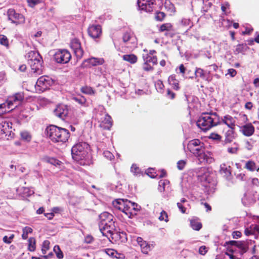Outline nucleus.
<instances>
[{"mask_svg":"<svg viewBox=\"0 0 259 259\" xmlns=\"http://www.w3.org/2000/svg\"><path fill=\"white\" fill-rule=\"evenodd\" d=\"M46 132L47 136L54 143L64 144L68 141L70 136L68 130L55 125L47 126Z\"/></svg>","mask_w":259,"mask_h":259,"instance_id":"1","label":"nucleus"},{"mask_svg":"<svg viewBox=\"0 0 259 259\" xmlns=\"http://www.w3.org/2000/svg\"><path fill=\"white\" fill-rule=\"evenodd\" d=\"M197 126L203 132L221 124V120L216 112L202 113L196 122Z\"/></svg>","mask_w":259,"mask_h":259,"instance_id":"2","label":"nucleus"},{"mask_svg":"<svg viewBox=\"0 0 259 259\" xmlns=\"http://www.w3.org/2000/svg\"><path fill=\"white\" fill-rule=\"evenodd\" d=\"M188 150L196 156L200 163L207 162L209 157L205 153V146L203 142L197 139L189 141L187 144Z\"/></svg>","mask_w":259,"mask_h":259,"instance_id":"3","label":"nucleus"},{"mask_svg":"<svg viewBox=\"0 0 259 259\" xmlns=\"http://www.w3.org/2000/svg\"><path fill=\"white\" fill-rule=\"evenodd\" d=\"M89 147V144L85 142H79L74 145L71 149L73 159L83 165L84 162H82V161L86 159L88 156Z\"/></svg>","mask_w":259,"mask_h":259,"instance_id":"4","label":"nucleus"},{"mask_svg":"<svg viewBox=\"0 0 259 259\" xmlns=\"http://www.w3.org/2000/svg\"><path fill=\"white\" fill-rule=\"evenodd\" d=\"M28 62L34 73H42L43 60L39 53L36 51H30L28 54Z\"/></svg>","mask_w":259,"mask_h":259,"instance_id":"5","label":"nucleus"},{"mask_svg":"<svg viewBox=\"0 0 259 259\" xmlns=\"http://www.w3.org/2000/svg\"><path fill=\"white\" fill-rule=\"evenodd\" d=\"M139 205L132 202L128 200H125V204L124 206V209L122 212L129 218H132L133 216L136 214L137 212L139 210Z\"/></svg>","mask_w":259,"mask_h":259,"instance_id":"6","label":"nucleus"},{"mask_svg":"<svg viewBox=\"0 0 259 259\" xmlns=\"http://www.w3.org/2000/svg\"><path fill=\"white\" fill-rule=\"evenodd\" d=\"M24 98V94L23 92H19L15 94L14 95L10 96L7 100L8 109L12 110V106L15 105V107L20 104L23 101Z\"/></svg>","mask_w":259,"mask_h":259,"instance_id":"7","label":"nucleus"},{"mask_svg":"<svg viewBox=\"0 0 259 259\" xmlns=\"http://www.w3.org/2000/svg\"><path fill=\"white\" fill-rule=\"evenodd\" d=\"M56 62L58 63H67L71 58L70 52L67 50H59L54 55Z\"/></svg>","mask_w":259,"mask_h":259,"instance_id":"8","label":"nucleus"},{"mask_svg":"<svg viewBox=\"0 0 259 259\" xmlns=\"http://www.w3.org/2000/svg\"><path fill=\"white\" fill-rule=\"evenodd\" d=\"M7 14L9 20H11L13 23L18 25L25 23V19L24 16L21 14L17 13L13 9H9Z\"/></svg>","mask_w":259,"mask_h":259,"instance_id":"9","label":"nucleus"},{"mask_svg":"<svg viewBox=\"0 0 259 259\" xmlns=\"http://www.w3.org/2000/svg\"><path fill=\"white\" fill-rule=\"evenodd\" d=\"M239 128V132L245 137H250L255 132V128L251 123H247L244 125L238 123L237 125Z\"/></svg>","mask_w":259,"mask_h":259,"instance_id":"10","label":"nucleus"},{"mask_svg":"<svg viewBox=\"0 0 259 259\" xmlns=\"http://www.w3.org/2000/svg\"><path fill=\"white\" fill-rule=\"evenodd\" d=\"M160 32H165L164 35L167 37L172 38L176 33L173 25L170 23H165L161 25L158 29Z\"/></svg>","mask_w":259,"mask_h":259,"instance_id":"11","label":"nucleus"},{"mask_svg":"<svg viewBox=\"0 0 259 259\" xmlns=\"http://www.w3.org/2000/svg\"><path fill=\"white\" fill-rule=\"evenodd\" d=\"M122 40L130 48H135L137 45L136 38L131 31H126L123 34Z\"/></svg>","mask_w":259,"mask_h":259,"instance_id":"12","label":"nucleus"},{"mask_svg":"<svg viewBox=\"0 0 259 259\" xmlns=\"http://www.w3.org/2000/svg\"><path fill=\"white\" fill-rule=\"evenodd\" d=\"M70 46L77 59H81L83 55V50L81 47V43L78 39L74 38L71 40Z\"/></svg>","mask_w":259,"mask_h":259,"instance_id":"13","label":"nucleus"},{"mask_svg":"<svg viewBox=\"0 0 259 259\" xmlns=\"http://www.w3.org/2000/svg\"><path fill=\"white\" fill-rule=\"evenodd\" d=\"M104 63V60L103 58L92 57L84 60L81 64V67L83 68H91L93 66L102 65Z\"/></svg>","mask_w":259,"mask_h":259,"instance_id":"14","label":"nucleus"},{"mask_svg":"<svg viewBox=\"0 0 259 259\" xmlns=\"http://www.w3.org/2000/svg\"><path fill=\"white\" fill-rule=\"evenodd\" d=\"M88 33L93 38L100 37L102 33V27L100 25H92L88 29Z\"/></svg>","mask_w":259,"mask_h":259,"instance_id":"15","label":"nucleus"},{"mask_svg":"<svg viewBox=\"0 0 259 259\" xmlns=\"http://www.w3.org/2000/svg\"><path fill=\"white\" fill-rule=\"evenodd\" d=\"M113 219V216L111 214L108 212H103L99 215V226H101V227H103L106 225L109 224L111 222H114Z\"/></svg>","mask_w":259,"mask_h":259,"instance_id":"16","label":"nucleus"},{"mask_svg":"<svg viewBox=\"0 0 259 259\" xmlns=\"http://www.w3.org/2000/svg\"><path fill=\"white\" fill-rule=\"evenodd\" d=\"M54 113L57 117L64 120L68 113L67 107L64 105H59L54 110Z\"/></svg>","mask_w":259,"mask_h":259,"instance_id":"17","label":"nucleus"},{"mask_svg":"<svg viewBox=\"0 0 259 259\" xmlns=\"http://www.w3.org/2000/svg\"><path fill=\"white\" fill-rule=\"evenodd\" d=\"M51 83L52 80L47 76L40 77L36 82V85L41 88L42 90H45L49 88Z\"/></svg>","mask_w":259,"mask_h":259,"instance_id":"18","label":"nucleus"},{"mask_svg":"<svg viewBox=\"0 0 259 259\" xmlns=\"http://www.w3.org/2000/svg\"><path fill=\"white\" fill-rule=\"evenodd\" d=\"M254 243H255L254 241L251 240L239 241L237 247L239 249L240 253L243 254L248 250L249 247Z\"/></svg>","mask_w":259,"mask_h":259,"instance_id":"19","label":"nucleus"},{"mask_svg":"<svg viewBox=\"0 0 259 259\" xmlns=\"http://www.w3.org/2000/svg\"><path fill=\"white\" fill-rule=\"evenodd\" d=\"M99 227L102 235L106 237H108V235H113V232L115 228L114 222H111L103 227H101V226H99Z\"/></svg>","mask_w":259,"mask_h":259,"instance_id":"20","label":"nucleus"},{"mask_svg":"<svg viewBox=\"0 0 259 259\" xmlns=\"http://www.w3.org/2000/svg\"><path fill=\"white\" fill-rule=\"evenodd\" d=\"M221 123L226 124L229 128H235V118L229 114L225 115L221 118Z\"/></svg>","mask_w":259,"mask_h":259,"instance_id":"21","label":"nucleus"},{"mask_svg":"<svg viewBox=\"0 0 259 259\" xmlns=\"http://www.w3.org/2000/svg\"><path fill=\"white\" fill-rule=\"evenodd\" d=\"M144 53L142 54V59L144 62L152 63L153 65L157 64V57L156 56L150 55L148 54V50L144 49Z\"/></svg>","mask_w":259,"mask_h":259,"instance_id":"22","label":"nucleus"},{"mask_svg":"<svg viewBox=\"0 0 259 259\" xmlns=\"http://www.w3.org/2000/svg\"><path fill=\"white\" fill-rule=\"evenodd\" d=\"M168 82L174 90L178 91L180 90L181 87L180 82L179 80L177 79L176 74H171L168 77Z\"/></svg>","mask_w":259,"mask_h":259,"instance_id":"23","label":"nucleus"},{"mask_svg":"<svg viewBox=\"0 0 259 259\" xmlns=\"http://www.w3.org/2000/svg\"><path fill=\"white\" fill-rule=\"evenodd\" d=\"M113 125V121L111 117L106 114L104 119L101 121L100 126L105 130H109Z\"/></svg>","mask_w":259,"mask_h":259,"instance_id":"24","label":"nucleus"},{"mask_svg":"<svg viewBox=\"0 0 259 259\" xmlns=\"http://www.w3.org/2000/svg\"><path fill=\"white\" fill-rule=\"evenodd\" d=\"M230 129L225 133V143H230L235 139V128H229Z\"/></svg>","mask_w":259,"mask_h":259,"instance_id":"25","label":"nucleus"},{"mask_svg":"<svg viewBox=\"0 0 259 259\" xmlns=\"http://www.w3.org/2000/svg\"><path fill=\"white\" fill-rule=\"evenodd\" d=\"M255 233H259V226L256 224L251 225L249 227L246 228L244 230V234L246 236L252 235Z\"/></svg>","mask_w":259,"mask_h":259,"instance_id":"26","label":"nucleus"},{"mask_svg":"<svg viewBox=\"0 0 259 259\" xmlns=\"http://www.w3.org/2000/svg\"><path fill=\"white\" fill-rule=\"evenodd\" d=\"M248 49H249V48L246 44H238L235 46L233 52L236 55L240 53L244 54Z\"/></svg>","mask_w":259,"mask_h":259,"instance_id":"27","label":"nucleus"},{"mask_svg":"<svg viewBox=\"0 0 259 259\" xmlns=\"http://www.w3.org/2000/svg\"><path fill=\"white\" fill-rule=\"evenodd\" d=\"M244 167L250 171H259V167L256 166L255 162L252 160L246 161Z\"/></svg>","mask_w":259,"mask_h":259,"instance_id":"28","label":"nucleus"},{"mask_svg":"<svg viewBox=\"0 0 259 259\" xmlns=\"http://www.w3.org/2000/svg\"><path fill=\"white\" fill-rule=\"evenodd\" d=\"M126 199H118L113 202L114 206L117 209L122 211Z\"/></svg>","mask_w":259,"mask_h":259,"instance_id":"29","label":"nucleus"},{"mask_svg":"<svg viewBox=\"0 0 259 259\" xmlns=\"http://www.w3.org/2000/svg\"><path fill=\"white\" fill-rule=\"evenodd\" d=\"M122 59L124 61H127L129 62L131 64H135L138 61V57L137 56L134 54H128V55H124L122 56Z\"/></svg>","mask_w":259,"mask_h":259,"instance_id":"30","label":"nucleus"},{"mask_svg":"<svg viewBox=\"0 0 259 259\" xmlns=\"http://www.w3.org/2000/svg\"><path fill=\"white\" fill-rule=\"evenodd\" d=\"M28 250L29 251L33 252L36 250V239L34 237H30L28 240Z\"/></svg>","mask_w":259,"mask_h":259,"instance_id":"31","label":"nucleus"},{"mask_svg":"<svg viewBox=\"0 0 259 259\" xmlns=\"http://www.w3.org/2000/svg\"><path fill=\"white\" fill-rule=\"evenodd\" d=\"M190 225L191 228L196 231L200 230L202 227L201 223L195 220H191Z\"/></svg>","mask_w":259,"mask_h":259,"instance_id":"32","label":"nucleus"},{"mask_svg":"<svg viewBox=\"0 0 259 259\" xmlns=\"http://www.w3.org/2000/svg\"><path fill=\"white\" fill-rule=\"evenodd\" d=\"M195 76L196 78L200 77L204 79L205 78V74L204 70L200 68H196L195 70Z\"/></svg>","mask_w":259,"mask_h":259,"instance_id":"33","label":"nucleus"},{"mask_svg":"<svg viewBox=\"0 0 259 259\" xmlns=\"http://www.w3.org/2000/svg\"><path fill=\"white\" fill-rule=\"evenodd\" d=\"M80 91L82 93L88 95H94L95 93V91L92 87L87 85L82 87Z\"/></svg>","mask_w":259,"mask_h":259,"instance_id":"34","label":"nucleus"},{"mask_svg":"<svg viewBox=\"0 0 259 259\" xmlns=\"http://www.w3.org/2000/svg\"><path fill=\"white\" fill-rule=\"evenodd\" d=\"M221 171L225 174L227 177H229L231 175V168L230 166L227 167L225 164L221 165Z\"/></svg>","mask_w":259,"mask_h":259,"instance_id":"35","label":"nucleus"},{"mask_svg":"<svg viewBox=\"0 0 259 259\" xmlns=\"http://www.w3.org/2000/svg\"><path fill=\"white\" fill-rule=\"evenodd\" d=\"M22 231V238L23 239L25 240L28 238V234L31 233L33 230L31 228L26 226L23 229Z\"/></svg>","mask_w":259,"mask_h":259,"instance_id":"36","label":"nucleus"},{"mask_svg":"<svg viewBox=\"0 0 259 259\" xmlns=\"http://www.w3.org/2000/svg\"><path fill=\"white\" fill-rule=\"evenodd\" d=\"M0 44L8 48L9 47V41L7 37L3 34H0Z\"/></svg>","mask_w":259,"mask_h":259,"instance_id":"37","label":"nucleus"},{"mask_svg":"<svg viewBox=\"0 0 259 259\" xmlns=\"http://www.w3.org/2000/svg\"><path fill=\"white\" fill-rule=\"evenodd\" d=\"M140 247L142 252L145 254H147L151 249L150 245L147 242L142 244Z\"/></svg>","mask_w":259,"mask_h":259,"instance_id":"38","label":"nucleus"},{"mask_svg":"<svg viewBox=\"0 0 259 259\" xmlns=\"http://www.w3.org/2000/svg\"><path fill=\"white\" fill-rule=\"evenodd\" d=\"M158 220L160 221H164L167 223L169 221L167 213L165 211L162 210L160 213Z\"/></svg>","mask_w":259,"mask_h":259,"instance_id":"39","label":"nucleus"},{"mask_svg":"<svg viewBox=\"0 0 259 259\" xmlns=\"http://www.w3.org/2000/svg\"><path fill=\"white\" fill-rule=\"evenodd\" d=\"M50 242L49 240H45L42 245L41 247V251L42 254H45L47 253V252L50 249Z\"/></svg>","mask_w":259,"mask_h":259,"instance_id":"40","label":"nucleus"},{"mask_svg":"<svg viewBox=\"0 0 259 259\" xmlns=\"http://www.w3.org/2000/svg\"><path fill=\"white\" fill-rule=\"evenodd\" d=\"M166 17L165 14L163 12L157 11L155 13V19L158 21H162Z\"/></svg>","mask_w":259,"mask_h":259,"instance_id":"41","label":"nucleus"},{"mask_svg":"<svg viewBox=\"0 0 259 259\" xmlns=\"http://www.w3.org/2000/svg\"><path fill=\"white\" fill-rule=\"evenodd\" d=\"M53 250L55 252V253L56 254V256L58 258L62 259L63 258L64 255H63V252L60 249V248L59 245H55L54 247Z\"/></svg>","mask_w":259,"mask_h":259,"instance_id":"42","label":"nucleus"},{"mask_svg":"<svg viewBox=\"0 0 259 259\" xmlns=\"http://www.w3.org/2000/svg\"><path fill=\"white\" fill-rule=\"evenodd\" d=\"M181 24L185 27H189L188 30H189L193 26V23L190 19L183 18L181 20Z\"/></svg>","mask_w":259,"mask_h":259,"instance_id":"43","label":"nucleus"},{"mask_svg":"<svg viewBox=\"0 0 259 259\" xmlns=\"http://www.w3.org/2000/svg\"><path fill=\"white\" fill-rule=\"evenodd\" d=\"M155 88L157 90V91L158 92L162 93L163 91V89L164 88V85L163 83V82L161 80H158L156 81V82L155 83Z\"/></svg>","mask_w":259,"mask_h":259,"instance_id":"44","label":"nucleus"},{"mask_svg":"<svg viewBox=\"0 0 259 259\" xmlns=\"http://www.w3.org/2000/svg\"><path fill=\"white\" fill-rule=\"evenodd\" d=\"M154 2H149L148 4L145 7H142V10H144L147 12H151L153 10Z\"/></svg>","mask_w":259,"mask_h":259,"instance_id":"45","label":"nucleus"},{"mask_svg":"<svg viewBox=\"0 0 259 259\" xmlns=\"http://www.w3.org/2000/svg\"><path fill=\"white\" fill-rule=\"evenodd\" d=\"M142 69L143 70L148 72L152 71L154 70V67L149 64V63L144 62L142 65Z\"/></svg>","mask_w":259,"mask_h":259,"instance_id":"46","label":"nucleus"},{"mask_svg":"<svg viewBox=\"0 0 259 259\" xmlns=\"http://www.w3.org/2000/svg\"><path fill=\"white\" fill-rule=\"evenodd\" d=\"M147 175L151 178H156L157 175H156L155 169L153 168H149L146 170Z\"/></svg>","mask_w":259,"mask_h":259,"instance_id":"47","label":"nucleus"},{"mask_svg":"<svg viewBox=\"0 0 259 259\" xmlns=\"http://www.w3.org/2000/svg\"><path fill=\"white\" fill-rule=\"evenodd\" d=\"M187 164V160H180L177 163V167L178 169L182 170H183Z\"/></svg>","mask_w":259,"mask_h":259,"instance_id":"48","label":"nucleus"},{"mask_svg":"<svg viewBox=\"0 0 259 259\" xmlns=\"http://www.w3.org/2000/svg\"><path fill=\"white\" fill-rule=\"evenodd\" d=\"M131 171L136 176H137L141 172L140 168L136 164H133L132 165L131 167Z\"/></svg>","mask_w":259,"mask_h":259,"instance_id":"49","label":"nucleus"},{"mask_svg":"<svg viewBox=\"0 0 259 259\" xmlns=\"http://www.w3.org/2000/svg\"><path fill=\"white\" fill-rule=\"evenodd\" d=\"M7 107V102L6 103H4L0 104V115L3 114L7 112H9V110H7L6 108Z\"/></svg>","mask_w":259,"mask_h":259,"instance_id":"50","label":"nucleus"},{"mask_svg":"<svg viewBox=\"0 0 259 259\" xmlns=\"http://www.w3.org/2000/svg\"><path fill=\"white\" fill-rule=\"evenodd\" d=\"M74 100L78 103L80 105H84L86 103V99L83 97H75L73 98Z\"/></svg>","mask_w":259,"mask_h":259,"instance_id":"51","label":"nucleus"},{"mask_svg":"<svg viewBox=\"0 0 259 259\" xmlns=\"http://www.w3.org/2000/svg\"><path fill=\"white\" fill-rule=\"evenodd\" d=\"M150 2L148 0H138L137 4L139 8L142 10V7H145Z\"/></svg>","mask_w":259,"mask_h":259,"instance_id":"52","label":"nucleus"},{"mask_svg":"<svg viewBox=\"0 0 259 259\" xmlns=\"http://www.w3.org/2000/svg\"><path fill=\"white\" fill-rule=\"evenodd\" d=\"M103 155L107 159L110 160H111L112 159H113L114 158V155L109 151L106 150V151H104Z\"/></svg>","mask_w":259,"mask_h":259,"instance_id":"53","label":"nucleus"},{"mask_svg":"<svg viewBox=\"0 0 259 259\" xmlns=\"http://www.w3.org/2000/svg\"><path fill=\"white\" fill-rule=\"evenodd\" d=\"M21 136L22 139L27 141H30L31 139V136L27 132H23L21 134Z\"/></svg>","mask_w":259,"mask_h":259,"instance_id":"54","label":"nucleus"},{"mask_svg":"<svg viewBox=\"0 0 259 259\" xmlns=\"http://www.w3.org/2000/svg\"><path fill=\"white\" fill-rule=\"evenodd\" d=\"M27 2L30 7L33 8L39 4L40 1V0H27Z\"/></svg>","mask_w":259,"mask_h":259,"instance_id":"55","label":"nucleus"},{"mask_svg":"<svg viewBox=\"0 0 259 259\" xmlns=\"http://www.w3.org/2000/svg\"><path fill=\"white\" fill-rule=\"evenodd\" d=\"M106 253L109 256L114 257L116 250L111 248H107L105 250Z\"/></svg>","mask_w":259,"mask_h":259,"instance_id":"56","label":"nucleus"},{"mask_svg":"<svg viewBox=\"0 0 259 259\" xmlns=\"http://www.w3.org/2000/svg\"><path fill=\"white\" fill-rule=\"evenodd\" d=\"M115 235L117 236H119L121 242H124L126 240V235L124 232H119V233H117Z\"/></svg>","mask_w":259,"mask_h":259,"instance_id":"57","label":"nucleus"},{"mask_svg":"<svg viewBox=\"0 0 259 259\" xmlns=\"http://www.w3.org/2000/svg\"><path fill=\"white\" fill-rule=\"evenodd\" d=\"M14 234H12L9 237V238H8L7 236H5L3 237V240L5 243H6L7 244H10L12 242V241L13 239L14 238Z\"/></svg>","mask_w":259,"mask_h":259,"instance_id":"58","label":"nucleus"},{"mask_svg":"<svg viewBox=\"0 0 259 259\" xmlns=\"http://www.w3.org/2000/svg\"><path fill=\"white\" fill-rule=\"evenodd\" d=\"M209 138L215 140L221 141L222 137L218 134L211 133L209 136Z\"/></svg>","mask_w":259,"mask_h":259,"instance_id":"59","label":"nucleus"},{"mask_svg":"<svg viewBox=\"0 0 259 259\" xmlns=\"http://www.w3.org/2000/svg\"><path fill=\"white\" fill-rule=\"evenodd\" d=\"M166 96L170 99H174L176 97V94L172 92L169 89H168L166 91Z\"/></svg>","mask_w":259,"mask_h":259,"instance_id":"60","label":"nucleus"},{"mask_svg":"<svg viewBox=\"0 0 259 259\" xmlns=\"http://www.w3.org/2000/svg\"><path fill=\"white\" fill-rule=\"evenodd\" d=\"M207 251L206 247L204 245L200 246L199 248V253L202 255H204L207 252Z\"/></svg>","mask_w":259,"mask_h":259,"instance_id":"61","label":"nucleus"},{"mask_svg":"<svg viewBox=\"0 0 259 259\" xmlns=\"http://www.w3.org/2000/svg\"><path fill=\"white\" fill-rule=\"evenodd\" d=\"M239 241H235V240L227 241L225 242L224 246H226L228 245H231V246H235L237 247Z\"/></svg>","mask_w":259,"mask_h":259,"instance_id":"62","label":"nucleus"},{"mask_svg":"<svg viewBox=\"0 0 259 259\" xmlns=\"http://www.w3.org/2000/svg\"><path fill=\"white\" fill-rule=\"evenodd\" d=\"M239 148L236 147H229L227 149V151L230 154H237Z\"/></svg>","mask_w":259,"mask_h":259,"instance_id":"63","label":"nucleus"},{"mask_svg":"<svg viewBox=\"0 0 259 259\" xmlns=\"http://www.w3.org/2000/svg\"><path fill=\"white\" fill-rule=\"evenodd\" d=\"M232 236L233 238L237 239L241 237L242 233L239 231H235L232 232Z\"/></svg>","mask_w":259,"mask_h":259,"instance_id":"64","label":"nucleus"}]
</instances>
